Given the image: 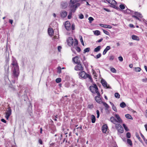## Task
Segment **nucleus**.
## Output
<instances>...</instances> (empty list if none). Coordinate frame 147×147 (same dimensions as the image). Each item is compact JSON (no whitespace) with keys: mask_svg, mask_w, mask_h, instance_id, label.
Instances as JSON below:
<instances>
[{"mask_svg":"<svg viewBox=\"0 0 147 147\" xmlns=\"http://www.w3.org/2000/svg\"><path fill=\"white\" fill-rule=\"evenodd\" d=\"M103 9L104 10H105L106 11L108 12H111L110 10L108 9H107V8H103Z\"/></svg>","mask_w":147,"mask_h":147,"instance_id":"61","label":"nucleus"},{"mask_svg":"<svg viewBox=\"0 0 147 147\" xmlns=\"http://www.w3.org/2000/svg\"><path fill=\"white\" fill-rule=\"evenodd\" d=\"M118 131V133H122L123 132V128L122 127H121L120 128L117 129Z\"/></svg>","mask_w":147,"mask_h":147,"instance_id":"24","label":"nucleus"},{"mask_svg":"<svg viewBox=\"0 0 147 147\" xmlns=\"http://www.w3.org/2000/svg\"><path fill=\"white\" fill-rule=\"evenodd\" d=\"M75 49L78 52H80L81 50L80 48L78 46L76 47H75Z\"/></svg>","mask_w":147,"mask_h":147,"instance_id":"42","label":"nucleus"},{"mask_svg":"<svg viewBox=\"0 0 147 147\" xmlns=\"http://www.w3.org/2000/svg\"><path fill=\"white\" fill-rule=\"evenodd\" d=\"M96 113L97 114V117L98 118L100 116V113L98 110H97L96 111Z\"/></svg>","mask_w":147,"mask_h":147,"instance_id":"52","label":"nucleus"},{"mask_svg":"<svg viewBox=\"0 0 147 147\" xmlns=\"http://www.w3.org/2000/svg\"><path fill=\"white\" fill-rule=\"evenodd\" d=\"M5 144L6 147H8V146H10L11 143L10 142L6 141L5 142Z\"/></svg>","mask_w":147,"mask_h":147,"instance_id":"32","label":"nucleus"},{"mask_svg":"<svg viewBox=\"0 0 147 147\" xmlns=\"http://www.w3.org/2000/svg\"><path fill=\"white\" fill-rule=\"evenodd\" d=\"M118 59L119 60L121 61H123V59L122 57L121 56H119L118 57Z\"/></svg>","mask_w":147,"mask_h":147,"instance_id":"59","label":"nucleus"},{"mask_svg":"<svg viewBox=\"0 0 147 147\" xmlns=\"http://www.w3.org/2000/svg\"><path fill=\"white\" fill-rule=\"evenodd\" d=\"M125 5L124 4H121L119 5V7L121 9H123L125 8Z\"/></svg>","mask_w":147,"mask_h":147,"instance_id":"38","label":"nucleus"},{"mask_svg":"<svg viewBox=\"0 0 147 147\" xmlns=\"http://www.w3.org/2000/svg\"><path fill=\"white\" fill-rule=\"evenodd\" d=\"M121 127H122L121 125L119 124H116L115 123V127L116 129H118L120 128Z\"/></svg>","mask_w":147,"mask_h":147,"instance_id":"37","label":"nucleus"},{"mask_svg":"<svg viewBox=\"0 0 147 147\" xmlns=\"http://www.w3.org/2000/svg\"><path fill=\"white\" fill-rule=\"evenodd\" d=\"M94 34L96 36H98L100 35V32L98 30H96L93 31Z\"/></svg>","mask_w":147,"mask_h":147,"instance_id":"28","label":"nucleus"},{"mask_svg":"<svg viewBox=\"0 0 147 147\" xmlns=\"http://www.w3.org/2000/svg\"><path fill=\"white\" fill-rule=\"evenodd\" d=\"M92 122V123H94L95 122L96 118L95 116L94 115H91V118Z\"/></svg>","mask_w":147,"mask_h":147,"instance_id":"25","label":"nucleus"},{"mask_svg":"<svg viewBox=\"0 0 147 147\" xmlns=\"http://www.w3.org/2000/svg\"><path fill=\"white\" fill-rule=\"evenodd\" d=\"M111 71L113 73H116V70L114 68H111Z\"/></svg>","mask_w":147,"mask_h":147,"instance_id":"49","label":"nucleus"},{"mask_svg":"<svg viewBox=\"0 0 147 147\" xmlns=\"http://www.w3.org/2000/svg\"><path fill=\"white\" fill-rule=\"evenodd\" d=\"M88 19L89 20V22L90 23H91L92 21L94 20V18L92 17H89L88 18Z\"/></svg>","mask_w":147,"mask_h":147,"instance_id":"45","label":"nucleus"},{"mask_svg":"<svg viewBox=\"0 0 147 147\" xmlns=\"http://www.w3.org/2000/svg\"><path fill=\"white\" fill-rule=\"evenodd\" d=\"M132 16L133 18H135L136 19L138 20H140V19L138 18V17L136 16L132 15Z\"/></svg>","mask_w":147,"mask_h":147,"instance_id":"58","label":"nucleus"},{"mask_svg":"<svg viewBox=\"0 0 147 147\" xmlns=\"http://www.w3.org/2000/svg\"><path fill=\"white\" fill-rule=\"evenodd\" d=\"M102 30H103V32L105 34L108 35H109V33L106 30L103 29H102Z\"/></svg>","mask_w":147,"mask_h":147,"instance_id":"41","label":"nucleus"},{"mask_svg":"<svg viewBox=\"0 0 147 147\" xmlns=\"http://www.w3.org/2000/svg\"><path fill=\"white\" fill-rule=\"evenodd\" d=\"M9 53H8V57H7V55H6V59L5 61L6 62V63H7L9 62Z\"/></svg>","mask_w":147,"mask_h":147,"instance_id":"34","label":"nucleus"},{"mask_svg":"<svg viewBox=\"0 0 147 147\" xmlns=\"http://www.w3.org/2000/svg\"><path fill=\"white\" fill-rule=\"evenodd\" d=\"M101 49V46H99L97 47L94 49V52H97L99 51Z\"/></svg>","mask_w":147,"mask_h":147,"instance_id":"21","label":"nucleus"},{"mask_svg":"<svg viewBox=\"0 0 147 147\" xmlns=\"http://www.w3.org/2000/svg\"><path fill=\"white\" fill-rule=\"evenodd\" d=\"M95 99L96 101L99 104H101L102 103L103 105L105 107V110L108 111L109 109V106L105 102L102 101V100L100 97L98 96H96L95 97Z\"/></svg>","mask_w":147,"mask_h":147,"instance_id":"4","label":"nucleus"},{"mask_svg":"<svg viewBox=\"0 0 147 147\" xmlns=\"http://www.w3.org/2000/svg\"><path fill=\"white\" fill-rule=\"evenodd\" d=\"M86 73L85 71H81L79 74V75L80 77L81 78H83L85 79V78L86 76Z\"/></svg>","mask_w":147,"mask_h":147,"instance_id":"11","label":"nucleus"},{"mask_svg":"<svg viewBox=\"0 0 147 147\" xmlns=\"http://www.w3.org/2000/svg\"><path fill=\"white\" fill-rule=\"evenodd\" d=\"M75 63L77 64L74 68V69L76 71H82L83 70V67L80 61H76Z\"/></svg>","mask_w":147,"mask_h":147,"instance_id":"5","label":"nucleus"},{"mask_svg":"<svg viewBox=\"0 0 147 147\" xmlns=\"http://www.w3.org/2000/svg\"><path fill=\"white\" fill-rule=\"evenodd\" d=\"M108 128L107 126L106 125H103L102 127V131L103 133H105L107 131Z\"/></svg>","mask_w":147,"mask_h":147,"instance_id":"16","label":"nucleus"},{"mask_svg":"<svg viewBox=\"0 0 147 147\" xmlns=\"http://www.w3.org/2000/svg\"><path fill=\"white\" fill-rule=\"evenodd\" d=\"M49 144L50 147H54L55 144V143H51L50 142Z\"/></svg>","mask_w":147,"mask_h":147,"instance_id":"48","label":"nucleus"},{"mask_svg":"<svg viewBox=\"0 0 147 147\" xmlns=\"http://www.w3.org/2000/svg\"><path fill=\"white\" fill-rule=\"evenodd\" d=\"M142 81L144 82H146L147 81V79L146 78L145 79H142Z\"/></svg>","mask_w":147,"mask_h":147,"instance_id":"64","label":"nucleus"},{"mask_svg":"<svg viewBox=\"0 0 147 147\" xmlns=\"http://www.w3.org/2000/svg\"><path fill=\"white\" fill-rule=\"evenodd\" d=\"M125 117L127 119L132 120L133 118L129 114H127L125 115Z\"/></svg>","mask_w":147,"mask_h":147,"instance_id":"27","label":"nucleus"},{"mask_svg":"<svg viewBox=\"0 0 147 147\" xmlns=\"http://www.w3.org/2000/svg\"><path fill=\"white\" fill-rule=\"evenodd\" d=\"M101 83L102 84V86L104 88H111V87L109 86V85L107 84V83L106 81L104 79H102L101 81Z\"/></svg>","mask_w":147,"mask_h":147,"instance_id":"7","label":"nucleus"},{"mask_svg":"<svg viewBox=\"0 0 147 147\" xmlns=\"http://www.w3.org/2000/svg\"><path fill=\"white\" fill-rule=\"evenodd\" d=\"M80 41L82 43V45H83V46H84V42H83V38H82V36H80Z\"/></svg>","mask_w":147,"mask_h":147,"instance_id":"44","label":"nucleus"},{"mask_svg":"<svg viewBox=\"0 0 147 147\" xmlns=\"http://www.w3.org/2000/svg\"><path fill=\"white\" fill-rule=\"evenodd\" d=\"M73 44L74 46H75L78 45V41L77 39H75V41H74V42H73Z\"/></svg>","mask_w":147,"mask_h":147,"instance_id":"33","label":"nucleus"},{"mask_svg":"<svg viewBox=\"0 0 147 147\" xmlns=\"http://www.w3.org/2000/svg\"><path fill=\"white\" fill-rule=\"evenodd\" d=\"M80 0H70L69 3V7L70 8V12L68 16V19L72 18V13L75 12L78 8L80 5V3L79 2Z\"/></svg>","mask_w":147,"mask_h":147,"instance_id":"1","label":"nucleus"},{"mask_svg":"<svg viewBox=\"0 0 147 147\" xmlns=\"http://www.w3.org/2000/svg\"><path fill=\"white\" fill-rule=\"evenodd\" d=\"M134 69L136 72H139L141 70V69L139 67H134Z\"/></svg>","mask_w":147,"mask_h":147,"instance_id":"31","label":"nucleus"},{"mask_svg":"<svg viewBox=\"0 0 147 147\" xmlns=\"http://www.w3.org/2000/svg\"><path fill=\"white\" fill-rule=\"evenodd\" d=\"M105 25L106 26H103V27L104 28H109V29L111 28H112V27L110 25Z\"/></svg>","mask_w":147,"mask_h":147,"instance_id":"50","label":"nucleus"},{"mask_svg":"<svg viewBox=\"0 0 147 147\" xmlns=\"http://www.w3.org/2000/svg\"><path fill=\"white\" fill-rule=\"evenodd\" d=\"M96 93L97 94L98 96L100 97V94L98 90H95V93Z\"/></svg>","mask_w":147,"mask_h":147,"instance_id":"53","label":"nucleus"},{"mask_svg":"<svg viewBox=\"0 0 147 147\" xmlns=\"http://www.w3.org/2000/svg\"><path fill=\"white\" fill-rule=\"evenodd\" d=\"M84 16L83 14H81L79 16V18L80 19H82L84 18Z\"/></svg>","mask_w":147,"mask_h":147,"instance_id":"55","label":"nucleus"},{"mask_svg":"<svg viewBox=\"0 0 147 147\" xmlns=\"http://www.w3.org/2000/svg\"><path fill=\"white\" fill-rule=\"evenodd\" d=\"M8 110L7 111V112L6 113V114L10 115L11 113V110L10 107H8Z\"/></svg>","mask_w":147,"mask_h":147,"instance_id":"26","label":"nucleus"},{"mask_svg":"<svg viewBox=\"0 0 147 147\" xmlns=\"http://www.w3.org/2000/svg\"><path fill=\"white\" fill-rule=\"evenodd\" d=\"M61 48H62V47L61 46H58L57 47L58 51L59 52H60L61 50Z\"/></svg>","mask_w":147,"mask_h":147,"instance_id":"60","label":"nucleus"},{"mask_svg":"<svg viewBox=\"0 0 147 147\" xmlns=\"http://www.w3.org/2000/svg\"><path fill=\"white\" fill-rule=\"evenodd\" d=\"M90 48L89 47H88L85 49L84 50L83 53L85 54L86 53L90 51Z\"/></svg>","mask_w":147,"mask_h":147,"instance_id":"30","label":"nucleus"},{"mask_svg":"<svg viewBox=\"0 0 147 147\" xmlns=\"http://www.w3.org/2000/svg\"><path fill=\"white\" fill-rule=\"evenodd\" d=\"M67 45H68L70 46H73V44L74 40L73 38L71 37H69L67 40Z\"/></svg>","mask_w":147,"mask_h":147,"instance_id":"8","label":"nucleus"},{"mask_svg":"<svg viewBox=\"0 0 147 147\" xmlns=\"http://www.w3.org/2000/svg\"><path fill=\"white\" fill-rule=\"evenodd\" d=\"M87 78H88L90 80L91 82H93V81L91 77V76L87 74H86V76L85 78V79Z\"/></svg>","mask_w":147,"mask_h":147,"instance_id":"23","label":"nucleus"},{"mask_svg":"<svg viewBox=\"0 0 147 147\" xmlns=\"http://www.w3.org/2000/svg\"><path fill=\"white\" fill-rule=\"evenodd\" d=\"M123 11L125 13H126L128 14L132 15L133 14L134 11H132L130 9L127 8V9Z\"/></svg>","mask_w":147,"mask_h":147,"instance_id":"13","label":"nucleus"},{"mask_svg":"<svg viewBox=\"0 0 147 147\" xmlns=\"http://www.w3.org/2000/svg\"><path fill=\"white\" fill-rule=\"evenodd\" d=\"M65 28L67 31L71 30V26L70 23L68 21H66L65 23Z\"/></svg>","mask_w":147,"mask_h":147,"instance_id":"9","label":"nucleus"},{"mask_svg":"<svg viewBox=\"0 0 147 147\" xmlns=\"http://www.w3.org/2000/svg\"><path fill=\"white\" fill-rule=\"evenodd\" d=\"M67 15V12L65 10L61 11L60 13L61 17L63 18H65Z\"/></svg>","mask_w":147,"mask_h":147,"instance_id":"10","label":"nucleus"},{"mask_svg":"<svg viewBox=\"0 0 147 147\" xmlns=\"http://www.w3.org/2000/svg\"><path fill=\"white\" fill-rule=\"evenodd\" d=\"M133 14H134V15L136 16H137L138 17H140V18H142V14L138 12H137L134 11Z\"/></svg>","mask_w":147,"mask_h":147,"instance_id":"17","label":"nucleus"},{"mask_svg":"<svg viewBox=\"0 0 147 147\" xmlns=\"http://www.w3.org/2000/svg\"><path fill=\"white\" fill-rule=\"evenodd\" d=\"M115 116L117 119V122L119 123H122V121L119 116V115L117 114H115Z\"/></svg>","mask_w":147,"mask_h":147,"instance_id":"14","label":"nucleus"},{"mask_svg":"<svg viewBox=\"0 0 147 147\" xmlns=\"http://www.w3.org/2000/svg\"><path fill=\"white\" fill-rule=\"evenodd\" d=\"M114 58L115 57L114 55H111L109 57V60L111 61L113 60L114 59Z\"/></svg>","mask_w":147,"mask_h":147,"instance_id":"46","label":"nucleus"},{"mask_svg":"<svg viewBox=\"0 0 147 147\" xmlns=\"http://www.w3.org/2000/svg\"><path fill=\"white\" fill-rule=\"evenodd\" d=\"M79 57L78 56H76L73 57L72 59L73 61L75 63L76 61H80L78 60Z\"/></svg>","mask_w":147,"mask_h":147,"instance_id":"22","label":"nucleus"},{"mask_svg":"<svg viewBox=\"0 0 147 147\" xmlns=\"http://www.w3.org/2000/svg\"><path fill=\"white\" fill-rule=\"evenodd\" d=\"M123 125L126 131H129V129L126 126L125 124H123Z\"/></svg>","mask_w":147,"mask_h":147,"instance_id":"40","label":"nucleus"},{"mask_svg":"<svg viewBox=\"0 0 147 147\" xmlns=\"http://www.w3.org/2000/svg\"><path fill=\"white\" fill-rule=\"evenodd\" d=\"M127 142L130 146H131L132 145V143L131 140L129 139H127Z\"/></svg>","mask_w":147,"mask_h":147,"instance_id":"36","label":"nucleus"},{"mask_svg":"<svg viewBox=\"0 0 147 147\" xmlns=\"http://www.w3.org/2000/svg\"><path fill=\"white\" fill-rule=\"evenodd\" d=\"M61 78H57L55 80L56 82L57 83H59L60 82H61Z\"/></svg>","mask_w":147,"mask_h":147,"instance_id":"43","label":"nucleus"},{"mask_svg":"<svg viewBox=\"0 0 147 147\" xmlns=\"http://www.w3.org/2000/svg\"><path fill=\"white\" fill-rule=\"evenodd\" d=\"M101 56V54L100 53H99L96 56H94V57L96 59H98Z\"/></svg>","mask_w":147,"mask_h":147,"instance_id":"39","label":"nucleus"},{"mask_svg":"<svg viewBox=\"0 0 147 147\" xmlns=\"http://www.w3.org/2000/svg\"><path fill=\"white\" fill-rule=\"evenodd\" d=\"M68 4L66 2H62L61 3V7L63 9H65L67 6Z\"/></svg>","mask_w":147,"mask_h":147,"instance_id":"12","label":"nucleus"},{"mask_svg":"<svg viewBox=\"0 0 147 147\" xmlns=\"http://www.w3.org/2000/svg\"><path fill=\"white\" fill-rule=\"evenodd\" d=\"M115 96L117 98H120V95L118 93L116 92L115 94Z\"/></svg>","mask_w":147,"mask_h":147,"instance_id":"35","label":"nucleus"},{"mask_svg":"<svg viewBox=\"0 0 147 147\" xmlns=\"http://www.w3.org/2000/svg\"><path fill=\"white\" fill-rule=\"evenodd\" d=\"M110 120L114 124H115L117 122V120L113 117H110Z\"/></svg>","mask_w":147,"mask_h":147,"instance_id":"18","label":"nucleus"},{"mask_svg":"<svg viewBox=\"0 0 147 147\" xmlns=\"http://www.w3.org/2000/svg\"><path fill=\"white\" fill-rule=\"evenodd\" d=\"M53 31L52 28H49L48 30V33L50 36H52L53 34Z\"/></svg>","mask_w":147,"mask_h":147,"instance_id":"20","label":"nucleus"},{"mask_svg":"<svg viewBox=\"0 0 147 147\" xmlns=\"http://www.w3.org/2000/svg\"><path fill=\"white\" fill-rule=\"evenodd\" d=\"M38 142L40 144H43L42 141V140L41 139H39L38 140Z\"/></svg>","mask_w":147,"mask_h":147,"instance_id":"62","label":"nucleus"},{"mask_svg":"<svg viewBox=\"0 0 147 147\" xmlns=\"http://www.w3.org/2000/svg\"><path fill=\"white\" fill-rule=\"evenodd\" d=\"M12 61L11 64L13 66L12 71L13 75L14 78H17L19 73V66L16 59L13 57H12Z\"/></svg>","mask_w":147,"mask_h":147,"instance_id":"2","label":"nucleus"},{"mask_svg":"<svg viewBox=\"0 0 147 147\" xmlns=\"http://www.w3.org/2000/svg\"><path fill=\"white\" fill-rule=\"evenodd\" d=\"M132 38L135 40L137 41H139L140 40V38L139 37L136 35H132L131 36Z\"/></svg>","mask_w":147,"mask_h":147,"instance_id":"19","label":"nucleus"},{"mask_svg":"<svg viewBox=\"0 0 147 147\" xmlns=\"http://www.w3.org/2000/svg\"><path fill=\"white\" fill-rule=\"evenodd\" d=\"M103 1L105 3H107V2L108 3L110 4L111 5L110 6L111 7L116 9L118 10H120V8L119 7L116 6L117 3L115 0H104Z\"/></svg>","mask_w":147,"mask_h":147,"instance_id":"3","label":"nucleus"},{"mask_svg":"<svg viewBox=\"0 0 147 147\" xmlns=\"http://www.w3.org/2000/svg\"><path fill=\"white\" fill-rule=\"evenodd\" d=\"M27 90L25 89L24 92V95L25 97H27V95L26 94L27 92Z\"/></svg>","mask_w":147,"mask_h":147,"instance_id":"54","label":"nucleus"},{"mask_svg":"<svg viewBox=\"0 0 147 147\" xmlns=\"http://www.w3.org/2000/svg\"><path fill=\"white\" fill-rule=\"evenodd\" d=\"M112 108L115 111L117 112V110L116 107L115 106L112 107Z\"/></svg>","mask_w":147,"mask_h":147,"instance_id":"56","label":"nucleus"},{"mask_svg":"<svg viewBox=\"0 0 147 147\" xmlns=\"http://www.w3.org/2000/svg\"><path fill=\"white\" fill-rule=\"evenodd\" d=\"M120 106L121 107L124 108L126 107V105L124 102H122L120 104Z\"/></svg>","mask_w":147,"mask_h":147,"instance_id":"29","label":"nucleus"},{"mask_svg":"<svg viewBox=\"0 0 147 147\" xmlns=\"http://www.w3.org/2000/svg\"><path fill=\"white\" fill-rule=\"evenodd\" d=\"M111 49V47L110 46H107L106 48L104 50L102 54L103 55H105L107 51Z\"/></svg>","mask_w":147,"mask_h":147,"instance_id":"15","label":"nucleus"},{"mask_svg":"<svg viewBox=\"0 0 147 147\" xmlns=\"http://www.w3.org/2000/svg\"><path fill=\"white\" fill-rule=\"evenodd\" d=\"M10 116V115H9L6 114L5 117L7 120H8V119L9 117Z\"/></svg>","mask_w":147,"mask_h":147,"instance_id":"63","label":"nucleus"},{"mask_svg":"<svg viewBox=\"0 0 147 147\" xmlns=\"http://www.w3.org/2000/svg\"><path fill=\"white\" fill-rule=\"evenodd\" d=\"M57 69H58V73H60L61 72V68L60 67H58Z\"/></svg>","mask_w":147,"mask_h":147,"instance_id":"57","label":"nucleus"},{"mask_svg":"<svg viewBox=\"0 0 147 147\" xmlns=\"http://www.w3.org/2000/svg\"><path fill=\"white\" fill-rule=\"evenodd\" d=\"M9 87L12 89V90H14L15 89L14 87L11 84L9 85Z\"/></svg>","mask_w":147,"mask_h":147,"instance_id":"51","label":"nucleus"},{"mask_svg":"<svg viewBox=\"0 0 147 147\" xmlns=\"http://www.w3.org/2000/svg\"><path fill=\"white\" fill-rule=\"evenodd\" d=\"M90 91L93 93L95 94V90H98V88L95 84H93V86H90L89 87Z\"/></svg>","mask_w":147,"mask_h":147,"instance_id":"6","label":"nucleus"},{"mask_svg":"<svg viewBox=\"0 0 147 147\" xmlns=\"http://www.w3.org/2000/svg\"><path fill=\"white\" fill-rule=\"evenodd\" d=\"M126 137L127 138H129L131 137V134L130 133L128 132L126 134Z\"/></svg>","mask_w":147,"mask_h":147,"instance_id":"47","label":"nucleus"}]
</instances>
